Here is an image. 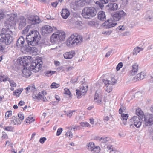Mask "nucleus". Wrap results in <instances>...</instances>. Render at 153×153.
Listing matches in <instances>:
<instances>
[{"label":"nucleus","instance_id":"69168bd1","mask_svg":"<svg viewBox=\"0 0 153 153\" xmlns=\"http://www.w3.org/2000/svg\"><path fill=\"white\" fill-rule=\"evenodd\" d=\"M4 16V14L3 12L0 10V20L3 18Z\"/></svg>","mask_w":153,"mask_h":153},{"label":"nucleus","instance_id":"8fccbe9b","mask_svg":"<svg viewBox=\"0 0 153 153\" xmlns=\"http://www.w3.org/2000/svg\"><path fill=\"white\" fill-rule=\"evenodd\" d=\"M76 111V110H70L69 111L68 113H66V115L69 117H70L72 115L73 113V112H75Z\"/></svg>","mask_w":153,"mask_h":153},{"label":"nucleus","instance_id":"bf43d9fd","mask_svg":"<svg viewBox=\"0 0 153 153\" xmlns=\"http://www.w3.org/2000/svg\"><path fill=\"white\" fill-rule=\"evenodd\" d=\"M56 70L58 72L63 71L64 70V68L62 66H59L57 68Z\"/></svg>","mask_w":153,"mask_h":153},{"label":"nucleus","instance_id":"cd10ccee","mask_svg":"<svg viewBox=\"0 0 153 153\" xmlns=\"http://www.w3.org/2000/svg\"><path fill=\"white\" fill-rule=\"evenodd\" d=\"M94 147V144L93 142H90L88 143L86 145V148L89 150L92 151L94 149L93 148Z\"/></svg>","mask_w":153,"mask_h":153},{"label":"nucleus","instance_id":"1a4fd4ad","mask_svg":"<svg viewBox=\"0 0 153 153\" xmlns=\"http://www.w3.org/2000/svg\"><path fill=\"white\" fill-rule=\"evenodd\" d=\"M32 59L31 57L29 56L21 57L18 60V62L22 66L25 67L27 65Z\"/></svg>","mask_w":153,"mask_h":153},{"label":"nucleus","instance_id":"c756f323","mask_svg":"<svg viewBox=\"0 0 153 153\" xmlns=\"http://www.w3.org/2000/svg\"><path fill=\"white\" fill-rule=\"evenodd\" d=\"M88 86H80V90L82 93H84V95H85L88 91Z\"/></svg>","mask_w":153,"mask_h":153},{"label":"nucleus","instance_id":"0eeeda50","mask_svg":"<svg viewBox=\"0 0 153 153\" xmlns=\"http://www.w3.org/2000/svg\"><path fill=\"white\" fill-rule=\"evenodd\" d=\"M65 33L62 31H58L53 33L50 37L51 42L53 44L57 43L60 41H63L65 37Z\"/></svg>","mask_w":153,"mask_h":153},{"label":"nucleus","instance_id":"39448f33","mask_svg":"<svg viewBox=\"0 0 153 153\" xmlns=\"http://www.w3.org/2000/svg\"><path fill=\"white\" fill-rule=\"evenodd\" d=\"M136 114L141 119L144 117L145 124L146 126H149L153 124V115L149 114L145 116L143 112L140 108L137 109L136 111Z\"/></svg>","mask_w":153,"mask_h":153},{"label":"nucleus","instance_id":"864d4df0","mask_svg":"<svg viewBox=\"0 0 153 153\" xmlns=\"http://www.w3.org/2000/svg\"><path fill=\"white\" fill-rule=\"evenodd\" d=\"M7 78H4V76H0V81L2 82V81L5 82L7 80Z\"/></svg>","mask_w":153,"mask_h":153},{"label":"nucleus","instance_id":"f3484780","mask_svg":"<svg viewBox=\"0 0 153 153\" xmlns=\"http://www.w3.org/2000/svg\"><path fill=\"white\" fill-rule=\"evenodd\" d=\"M18 22L19 28L21 29L26 25V19L23 16H21L20 17L18 20Z\"/></svg>","mask_w":153,"mask_h":153},{"label":"nucleus","instance_id":"3c124183","mask_svg":"<svg viewBox=\"0 0 153 153\" xmlns=\"http://www.w3.org/2000/svg\"><path fill=\"white\" fill-rule=\"evenodd\" d=\"M65 135L67 136L68 137H69L71 138H72L73 137L72 133L71 131H68V132H66V133Z\"/></svg>","mask_w":153,"mask_h":153},{"label":"nucleus","instance_id":"ddd939ff","mask_svg":"<svg viewBox=\"0 0 153 153\" xmlns=\"http://www.w3.org/2000/svg\"><path fill=\"white\" fill-rule=\"evenodd\" d=\"M117 25V23H114L112 22V20L110 19H108L103 23L102 25L105 28H110L115 26Z\"/></svg>","mask_w":153,"mask_h":153},{"label":"nucleus","instance_id":"a211bd4d","mask_svg":"<svg viewBox=\"0 0 153 153\" xmlns=\"http://www.w3.org/2000/svg\"><path fill=\"white\" fill-rule=\"evenodd\" d=\"M145 19L147 21L151 22L153 20V12L151 11L147 12Z\"/></svg>","mask_w":153,"mask_h":153},{"label":"nucleus","instance_id":"473e14b6","mask_svg":"<svg viewBox=\"0 0 153 153\" xmlns=\"http://www.w3.org/2000/svg\"><path fill=\"white\" fill-rule=\"evenodd\" d=\"M56 72L54 71H46L44 73L45 74V75L48 76H51L52 75L54 74Z\"/></svg>","mask_w":153,"mask_h":153},{"label":"nucleus","instance_id":"72a5a7b5","mask_svg":"<svg viewBox=\"0 0 153 153\" xmlns=\"http://www.w3.org/2000/svg\"><path fill=\"white\" fill-rule=\"evenodd\" d=\"M76 91L77 97L78 99L82 97L81 96L82 95L83 96L85 95H84V93H82L79 90L76 89Z\"/></svg>","mask_w":153,"mask_h":153},{"label":"nucleus","instance_id":"49530a36","mask_svg":"<svg viewBox=\"0 0 153 153\" xmlns=\"http://www.w3.org/2000/svg\"><path fill=\"white\" fill-rule=\"evenodd\" d=\"M81 125L83 127H89L90 126V125L89 123L86 122H81L80 123Z\"/></svg>","mask_w":153,"mask_h":153},{"label":"nucleus","instance_id":"ea45409f","mask_svg":"<svg viewBox=\"0 0 153 153\" xmlns=\"http://www.w3.org/2000/svg\"><path fill=\"white\" fill-rule=\"evenodd\" d=\"M110 83L111 85H114L117 83V81L114 78L111 77V80H110Z\"/></svg>","mask_w":153,"mask_h":153},{"label":"nucleus","instance_id":"13d9d810","mask_svg":"<svg viewBox=\"0 0 153 153\" xmlns=\"http://www.w3.org/2000/svg\"><path fill=\"white\" fill-rule=\"evenodd\" d=\"M18 116L19 119L21 120H23L24 119V115L21 113H19L18 114Z\"/></svg>","mask_w":153,"mask_h":153},{"label":"nucleus","instance_id":"0e129e2a","mask_svg":"<svg viewBox=\"0 0 153 153\" xmlns=\"http://www.w3.org/2000/svg\"><path fill=\"white\" fill-rule=\"evenodd\" d=\"M103 82L106 85H111L110 83V80L104 79L103 80Z\"/></svg>","mask_w":153,"mask_h":153},{"label":"nucleus","instance_id":"4be33fe9","mask_svg":"<svg viewBox=\"0 0 153 153\" xmlns=\"http://www.w3.org/2000/svg\"><path fill=\"white\" fill-rule=\"evenodd\" d=\"M43 32L45 33H51L53 30L52 27L49 25H45L44 27H42Z\"/></svg>","mask_w":153,"mask_h":153},{"label":"nucleus","instance_id":"c85d7f7f","mask_svg":"<svg viewBox=\"0 0 153 153\" xmlns=\"http://www.w3.org/2000/svg\"><path fill=\"white\" fill-rule=\"evenodd\" d=\"M143 48H140L138 47H136L133 51V54L134 55H136L140 51H143Z\"/></svg>","mask_w":153,"mask_h":153},{"label":"nucleus","instance_id":"79ce46f5","mask_svg":"<svg viewBox=\"0 0 153 153\" xmlns=\"http://www.w3.org/2000/svg\"><path fill=\"white\" fill-rule=\"evenodd\" d=\"M121 116L122 117V120H127L128 116V114H122L121 115Z\"/></svg>","mask_w":153,"mask_h":153},{"label":"nucleus","instance_id":"a19ab883","mask_svg":"<svg viewBox=\"0 0 153 153\" xmlns=\"http://www.w3.org/2000/svg\"><path fill=\"white\" fill-rule=\"evenodd\" d=\"M9 80H7L10 84V85L12 87H16V84L15 83L13 80H10V79L8 78Z\"/></svg>","mask_w":153,"mask_h":153},{"label":"nucleus","instance_id":"de8ad7c7","mask_svg":"<svg viewBox=\"0 0 153 153\" xmlns=\"http://www.w3.org/2000/svg\"><path fill=\"white\" fill-rule=\"evenodd\" d=\"M112 88L111 86H109V85L107 86L105 89V91L108 93H109L110 92L112 91Z\"/></svg>","mask_w":153,"mask_h":153},{"label":"nucleus","instance_id":"e433bc0d","mask_svg":"<svg viewBox=\"0 0 153 153\" xmlns=\"http://www.w3.org/2000/svg\"><path fill=\"white\" fill-rule=\"evenodd\" d=\"M141 8V5L140 4H137L134 5V10L137 11L139 10Z\"/></svg>","mask_w":153,"mask_h":153},{"label":"nucleus","instance_id":"dca6fc26","mask_svg":"<svg viewBox=\"0 0 153 153\" xmlns=\"http://www.w3.org/2000/svg\"><path fill=\"white\" fill-rule=\"evenodd\" d=\"M75 51L72 50L65 52L63 56L65 59H71L75 55Z\"/></svg>","mask_w":153,"mask_h":153},{"label":"nucleus","instance_id":"338daca9","mask_svg":"<svg viewBox=\"0 0 153 153\" xmlns=\"http://www.w3.org/2000/svg\"><path fill=\"white\" fill-rule=\"evenodd\" d=\"M58 3L56 1L55 2L52 3L51 4V5L53 7H56Z\"/></svg>","mask_w":153,"mask_h":153},{"label":"nucleus","instance_id":"a878e982","mask_svg":"<svg viewBox=\"0 0 153 153\" xmlns=\"http://www.w3.org/2000/svg\"><path fill=\"white\" fill-rule=\"evenodd\" d=\"M12 119V120H11V123H13L14 125H19L21 123V122L19 118L13 116Z\"/></svg>","mask_w":153,"mask_h":153},{"label":"nucleus","instance_id":"2eb2a0df","mask_svg":"<svg viewBox=\"0 0 153 153\" xmlns=\"http://www.w3.org/2000/svg\"><path fill=\"white\" fill-rule=\"evenodd\" d=\"M32 97L33 99L37 100L38 101H39L42 98V100L43 102H46L47 101L46 97L42 96L40 92H39L38 94H33Z\"/></svg>","mask_w":153,"mask_h":153},{"label":"nucleus","instance_id":"423d86ee","mask_svg":"<svg viewBox=\"0 0 153 153\" xmlns=\"http://www.w3.org/2000/svg\"><path fill=\"white\" fill-rule=\"evenodd\" d=\"M97 14L96 9L94 7H87L82 10V14L83 17L86 19H91Z\"/></svg>","mask_w":153,"mask_h":153},{"label":"nucleus","instance_id":"6ab92c4d","mask_svg":"<svg viewBox=\"0 0 153 153\" xmlns=\"http://www.w3.org/2000/svg\"><path fill=\"white\" fill-rule=\"evenodd\" d=\"M61 15L62 17L64 19H66L69 16L70 13L67 9H63L62 10Z\"/></svg>","mask_w":153,"mask_h":153},{"label":"nucleus","instance_id":"4d7b16f0","mask_svg":"<svg viewBox=\"0 0 153 153\" xmlns=\"http://www.w3.org/2000/svg\"><path fill=\"white\" fill-rule=\"evenodd\" d=\"M46 140V138L45 137L41 138L39 140V142L42 144H43L45 141Z\"/></svg>","mask_w":153,"mask_h":153},{"label":"nucleus","instance_id":"5701e85b","mask_svg":"<svg viewBox=\"0 0 153 153\" xmlns=\"http://www.w3.org/2000/svg\"><path fill=\"white\" fill-rule=\"evenodd\" d=\"M25 42L24 38L22 36L20 37L17 40L16 45L18 48L21 47Z\"/></svg>","mask_w":153,"mask_h":153},{"label":"nucleus","instance_id":"052dcab7","mask_svg":"<svg viewBox=\"0 0 153 153\" xmlns=\"http://www.w3.org/2000/svg\"><path fill=\"white\" fill-rule=\"evenodd\" d=\"M88 24L92 26H94L95 25L96 22L94 21H91L88 22Z\"/></svg>","mask_w":153,"mask_h":153},{"label":"nucleus","instance_id":"412c9836","mask_svg":"<svg viewBox=\"0 0 153 153\" xmlns=\"http://www.w3.org/2000/svg\"><path fill=\"white\" fill-rule=\"evenodd\" d=\"M108 2V0H98L96 1L95 4L98 5L99 7L102 9L104 6L103 4H106Z\"/></svg>","mask_w":153,"mask_h":153},{"label":"nucleus","instance_id":"774afa93","mask_svg":"<svg viewBox=\"0 0 153 153\" xmlns=\"http://www.w3.org/2000/svg\"><path fill=\"white\" fill-rule=\"evenodd\" d=\"M102 98L98 99L97 100H96L95 101L98 104H100L102 102Z\"/></svg>","mask_w":153,"mask_h":153},{"label":"nucleus","instance_id":"37998d69","mask_svg":"<svg viewBox=\"0 0 153 153\" xmlns=\"http://www.w3.org/2000/svg\"><path fill=\"white\" fill-rule=\"evenodd\" d=\"M27 120H29V121H26V123H30L31 122H33L34 121V119H33V117H31V116L28 117L27 118Z\"/></svg>","mask_w":153,"mask_h":153},{"label":"nucleus","instance_id":"603ef678","mask_svg":"<svg viewBox=\"0 0 153 153\" xmlns=\"http://www.w3.org/2000/svg\"><path fill=\"white\" fill-rule=\"evenodd\" d=\"M65 93L66 94H67L70 97H71V92L69 89L67 88H65Z\"/></svg>","mask_w":153,"mask_h":153},{"label":"nucleus","instance_id":"393cba45","mask_svg":"<svg viewBox=\"0 0 153 153\" xmlns=\"http://www.w3.org/2000/svg\"><path fill=\"white\" fill-rule=\"evenodd\" d=\"M98 18L101 21H105L106 19L105 13L103 11L99 12L98 15Z\"/></svg>","mask_w":153,"mask_h":153},{"label":"nucleus","instance_id":"4468645a","mask_svg":"<svg viewBox=\"0 0 153 153\" xmlns=\"http://www.w3.org/2000/svg\"><path fill=\"white\" fill-rule=\"evenodd\" d=\"M28 20L33 25L38 24L39 23V18L38 16H30L28 17Z\"/></svg>","mask_w":153,"mask_h":153},{"label":"nucleus","instance_id":"f03ea898","mask_svg":"<svg viewBox=\"0 0 153 153\" xmlns=\"http://www.w3.org/2000/svg\"><path fill=\"white\" fill-rule=\"evenodd\" d=\"M39 60H35L33 61L31 63V65L30 67V70L28 69L27 67H24L22 71L24 76L26 77L30 76L31 74L30 71H33L35 72L38 71L39 70V68L41 67L42 61H39Z\"/></svg>","mask_w":153,"mask_h":153},{"label":"nucleus","instance_id":"4c0bfd02","mask_svg":"<svg viewBox=\"0 0 153 153\" xmlns=\"http://www.w3.org/2000/svg\"><path fill=\"white\" fill-rule=\"evenodd\" d=\"M60 86V85L55 82H53L51 85V88H56Z\"/></svg>","mask_w":153,"mask_h":153},{"label":"nucleus","instance_id":"20e7f679","mask_svg":"<svg viewBox=\"0 0 153 153\" xmlns=\"http://www.w3.org/2000/svg\"><path fill=\"white\" fill-rule=\"evenodd\" d=\"M83 41L82 36L76 33L72 34L66 42L67 45L70 47H74L80 45Z\"/></svg>","mask_w":153,"mask_h":153},{"label":"nucleus","instance_id":"680f3d73","mask_svg":"<svg viewBox=\"0 0 153 153\" xmlns=\"http://www.w3.org/2000/svg\"><path fill=\"white\" fill-rule=\"evenodd\" d=\"M112 50H111L110 51H108L106 54L105 55V57H108L112 53Z\"/></svg>","mask_w":153,"mask_h":153},{"label":"nucleus","instance_id":"f257e3e1","mask_svg":"<svg viewBox=\"0 0 153 153\" xmlns=\"http://www.w3.org/2000/svg\"><path fill=\"white\" fill-rule=\"evenodd\" d=\"M39 35V33L36 30H33L30 31L29 34L26 35V39L28 45H25V50L29 52L35 50L36 48L34 46L38 44Z\"/></svg>","mask_w":153,"mask_h":153},{"label":"nucleus","instance_id":"5fc2aeb1","mask_svg":"<svg viewBox=\"0 0 153 153\" xmlns=\"http://www.w3.org/2000/svg\"><path fill=\"white\" fill-rule=\"evenodd\" d=\"M78 79V77L72 78L71 80V82L72 83H74L76 82Z\"/></svg>","mask_w":153,"mask_h":153},{"label":"nucleus","instance_id":"b1692460","mask_svg":"<svg viewBox=\"0 0 153 153\" xmlns=\"http://www.w3.org/2000/svg\"><path fill=\"white\" fill-rule=\"evenodd\" d=\"M118 8V5L115 3H109L108 4V10L111 11H114Z\"/></svg>","mask_w":153,"mask_h":153},{"label":"nucleus","instance_id":"a18cd8bd","mask_svg":"<svg viewBox=\"0 0 153 153\" xmlns=\"http://www.w3.org/2000/svg\"><path fill=\"white\" fill-rule=\"evenodd\" d=\"M123 65L122 62H120L119 63L116 67V70L117 71H118L120 70V68L122 67Z\"/></svg>","mask_w":153,"mask_h":153},{"label":"nucleus","instance_id":"7c9ffc66","mask_svg":"<svg viewBox=\"0 0 153 153\" xmlns=\"http://www.w3.org/2000/svg\"><path fill=\"white\" fill-rule=\"evenodd\" d=\"M102 98L101 94L99 91L97 90L95 92V95L94 100H96L98 99Z\"/></svg>","mask_w":153,"mask_h":153},{"label":"nucleus","instance_id":"aec40b11","mask_svg":"<svg viewBox=\"0 0 153 153\" xmlns=\"http://www.w3.org/2000/svg\"><path fill=\"white\" fill-rule=\"evenodd\" d=\"M138 65L136 63L132 65V69L129 72L131 75H134L137 73L138 68Z\"/></svg>","mask_w":153,"mask_h":153},{"label":"nucleus","instance_id":"c03bdc74","mask_svg":"<svg viewBox=\"0 0 153 153\" xmlns=\"http://www.w3.org/2000/svg\"><path fill=\"white\" fill-rule=\"evenodd\" d=\"M1 138L2 139H7L8 138V136L7 133L4 131H3L2 133Z\"/></svg>","mask_w":153,"mask_h":153},{"label":"nucleus","instance_id":"c9c22d12","mask_svg":"<svg viewBox=\"0 0 153 153\" xmlns=\"http://www.w3.org/2000/svg\"><path fill=\"white\" fill-rule=\"evenodd\" d=\"M4 127V130L8 131H13L14 129L12 126H5Z\"/></svg>","mask_w":153,"mask_h":153},{"label":"nucleus","instance_id":"f8f14e48","mask_svg":"<svg viewBox=\"0 0 153 153\" xmlns=\"http://www.w3.org/2000/svg\"><path fill=\"white\" fill-rule=\"evenodd\" d=\"M90 0H77L75 2L76 5L79 7H82L86 4H90Z\"/></svg>","mask_w":153,"mask_h":153},{"label":"nucleus","instance_id":"f704fd0d","mask_svg":"<svg viewBox=\"0 0 153 153\" xmlns=\"http://www.w3.org/2000/svg\"><path fill=\"white\" fill-rule=\"evenodd\" d=\"M144 78V76L142 74V72L139 73L137 75V79L138 80L143 79Z\"/></svg>","mask_w":153,"mask_h":153},{"label":"nucleus","instance_id":"09e8293b","mask_svg":"<svg viewBox=\"0 0 153 153\" xmlns=\"http://www.w3.org/2000/svg\"><path fill=\"white\" fill-rule=\"evenodd\" d=\"M62 130L63 129L62 128H59L57 130L56 135L57 136L60 135L61 134Z\"/></svg>","mask_w":153,"mask_h":153},{"label":"nucleus","instance_id":"6e6552de","mask_svg":"<svg viewBox=\"0 0 153 153\" xmlns=\"http://www.w3.org/2000/svg\"><path fill=\"white\" fill-rule=\"evenodd\" d=\"M17 14H12L10 15L9 17L5 21V25L9 28L15 24Z\"/></svg>","mask_w":153,"mask_h":153},{"label":"nucleus","instance_id":"2f4dec72","mask_svg":"<svg viewBox=\"0 0 153 153\" xmlns=\"http://www.w3.org/2000/svg\"><path fill=\"white\" fill-rule=\"evenodd\" d=\"M26 89L27 91L30 90L31 92H33V94H34V92L36 90L35 86L34 85H33L32 86H29L26 88Z\"/></svg>","mask_w":153,"mask_h":153},{"label":"nucleus","instance_id":"7ed1b4c3","mask_svg":"<svg viewBox=\"0 0 153 153\" xmlns=\"http://www.w3.org/2000/svg\"><path fill=\"white\" fill-rule=\"evenodd\" d=\"M12 35V32L9 28L3 29L0 34V42L7 45L10 44L13 40Z\"/></svg>","mask_w":153,"mask_h":153},{"label":"nucleus","instance_id":"58836bf2","mask_svg":"<svg viewBox=\"0 0 153 153\" xmlns=\"http://www.w3.org/2000/svg\"><path fill=\"white\" fill-rule=\"evenodd\" d=\"M94 149L92 150V151L94 152V153H98L99 152L100 150V148L99 146H95L94 147Z\"/></svg>","mask_w":153,"mask_h":153},{"label":"nucleus","instance_id":"bb28decb","mask_svg":"<svg viewBox=\"0 0 153 153\" xmlns=\"http://www.w3.org/2000/svg\"><path fill=\"white\" fill-rule=\"evenodd\" d=\"M23 90L22 88L18 89L13 91V94L17 97H19Z\"/></svg>","mask_w":153,"mask_h":153},{"label":"nucleus","instance_id":"6e6d98bb","mask_svg":"<svg viewBox=\"0 0 153 153\" xmlns=\"http://www.w3.org/2000/svg\"><path fill=\"white\" fill-rule=\"evenodd\" d=\"M105 137L103 138V137H101L100 138V137H97V139L98 140L100 141H101V140H102V142L103 143H105L107 142V140H106V139H105Z\"/></svg>","mask_w":153,"mask_h":153},{"label":"nucleus","instance_id":"e2e57ef3","mask_svg":"<svg viewBox=\"0 0 153 153\" xmlns=\"http://www.w3.org/2000/svg\"><path fill=\"white\" fill-rule=\"evenodd\" d=\"M112 31H104L102 32V33L103 34H105L106 35H110Z\"/></svg>","mask_w":153,"mask_h":153},{"label":"nucleus","instance_id":"9b49d317","mask_svg":"<svg viewBox=\"0 0 153 153\" xmlns=\"http://www.w3.org/2000/svg\"><path fill=\"white\" fill-rule=\"evenodd\" d=\"M140 118L139 117L135 116L132 117L128 122L130 124V125L131 126L133 124H134L137 128H139L140 126L142 123L140 121Z\"/></svg>","mask_w":153,"mask_h":153},{"label":"nucleus","instance_id":"9d476101","mask_svg":"<svg viewBox=\"0 0 153 153\" xmlns=\"http://www.w3.org/2000/svg\"><path fill=\"white\" fill-rule=\"evenodd\" d=\"M126 15L125 13L123 10H118L116 11L112 16V17L115 21H118L123 19Z\"/></svg>","mask_w":153,"mask_h":153}]
</instances>
